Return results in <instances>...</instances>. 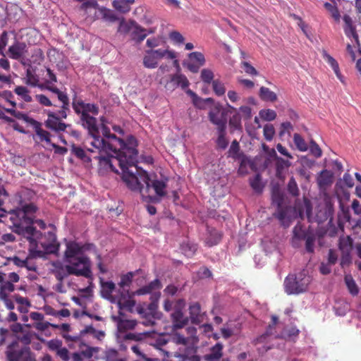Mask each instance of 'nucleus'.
<instances>
[{
  "instance_id": "f257e3e1",
  "label": "nucleus",
  "mask_w": 361,
  "mask_h": 361,
  "mask_svg": "<svg viewBox=\"0 0 361 361\" xmlns=\"http://www.w3.org/2000/svg\"><path fill=\"white\" fill-rule=\"evenodd\" d=\"M128 145L129 148L127 149L114 152L116 156H98L95 159H98V171L100 174L104 175L109 171L118 173L115 167V165H118L122 171L123 182L129 189H135L137 188V177L131 168L135 169L137 166L138 152L136 149L137 141L134 136H128Z\"/></svg>"
},
{
  "instance_id": "f03ea898",
  "label": "nucleus",
  "mask_w": 361,
  "mask_h": 361,
  "mask_svg": "<svg viewBox=\"0 0 361 361\" xmlns=\"http://www.w3.org/2000/svg\"><path fill=\"white\" fill-rule=\"evenodd\" d=\"M134 173L137 177V188L130 190L139 191L144 202H160L161 198L166 195V182L157 179L152 180L147 171L137 166L135 167Z\"/></svg>"
},
{
  "instance_id": "7ed1b4c3",
  "label": "nucleus",
  "mask_w": 361,
  "mask_h": 361,
  "mask_svg": "<svg viewBox=\"0 0 361 361\" xmlns=\"http://www.w3.org/2000/svg\"><path fill=\"white\" fill-rule=\"evenodd\" d=\"M72 107L75 113L80 116V122L82 126L87 129L89 135L93 140L95 135L99 134V127L97 118L99 112V106L95 104L85 103L81 99L73 98Z\"/></svg>"
},
{
  "instance_id": "20e7f679",
  "label": "nucleus",
  "mask_w": 361,
  "mask_h": 361,
  "mask_svg": "<svg viewBox=\"0 0 361 361\" xmlns=\"http://www.w3.org/2000/svg\"><path fill=\"white\" fill-rule=\"evenodd\" d=\"M102 137L99 133L90 142L91 145L97 149L99 152H116L117 149L123 150L129 148L128 137L126 141L117 137L116 135L111 133L109 128L104 124L102 127Z\"/></svg>"
},
{
  "instance_id": "39448f33",
  "label": "nucleus",
  "mask_w": 361,
  "mask_h": 361,
  "mask_svg": "<svg viewBox=\"0 0 361 361\" xmlns=\"http://www.w3.org/2000/svg\"><path fill=\"white\" fill-rule=\"evenodd\" d=\"M65 269L69 275L83 276L86 279H92L91 270V261L87 256H80L77 259L66 262Z\"/></svg>"
},
{
  "instance_id": "423d86ee",
  "label": "nucleus",
  "mask_w": 361,
  "mask_h": 361,
  "mask_svg": "<svg viewBox=\"0 0 361 361\" xmlns=\"http://www.w3.org/2000/svg\"><path fill=\"white\" fill-rule=\"evenodd\" d=\"M310 283V277L305 274L288 275L284 281L285 291L290 294H298L307 290Z\"/></svg>"
},
{
  "instance_id": "0eeeda50",
  "label": "nucleus",
  "mask_w": 361,
  "mask_h": 361,
  "mask_svg": "<svg viewBox=\"0 0 361 361\" xmlns=\"http://www.w3.org/2000/svg\"><path fill=\"white\" fill-rule=\"evenodd\" d=\"M6 355L8 361H35L30 348L20 345L18 341L8 345Z\"/></svg>"
},
{
  "instance_id": "6e6552de",
  "label": "nucleus",
  "mask_w": 361,
  "mask_h": 361,
  "mask_svg": "<svg viewBox=\"0 0 361 361\" xmlns=\"http://www.w3.org/2000/svg\"><path fill=\"white\" fill-rule=\"evenodd\" d=\"M160 296V292L155 293L150 297V303L137 307V312L144 319L142 324L145 326H153L155 324L154 319L156 318H159V312H157V308L158 300L159 299Z\"/></svg>"
},
{
  "instance_id": "1a4fd4ad",
  "label": "nucleus",
  "mask_w": 361,
  "mask_h": 361,
  "mask_svg": "<svg viewBox=\"0 0 361 361\" xmlns=\"http://www.w3.org/2000/svg\"><path fill=\"white\" fill-rule=\"evenodd\" d=\"M8 195L6 190L4 188H0V210L8 214L9 219L14 227L23 228L24 224H26V221L23 215L20 214V207H17L15 209H11L4 205V202L8 198Z\"/></svg>"
},
{
  "instance_id": "9d476101",
  "label": "nucleus",
  "mask_w": 361,
  "mask_h": 361,
  "mask_svg": "<svg viewBox=\"0 0 361 361\" xmlns=\"http://www.w3.org/2000/svg\"><path fill=\"white\" fill-rule=\"evenodd\" d=\"M299 240L305 241V249L307 252H314L316 234L312 230H303L300 226H295L293 228V237L292 239L293 245L295 247L298 246V242Z\"/></svg>"
},
{
  "instance_id": "9b49d317",
  "label": "nucleus",
  "mask_w": 361,
  "mask_h": 361,
  "mask_svg": "<svg viewBox=\"0 0 361 361\" xmlns=\"http://www.w3.org/2000/svg\"><path fill=\"white\" fill-rule=\"evenodd\" d=\"M36 87H39L41 90H47L57 95L58 99L62 104L61 109L59 111V115L62 118H66L68 112L70 111V101L67 93L60 90L56 86L50 85L46 80L42 83L38 81Z\"/></svg>"
},
{
  "instance_id": "f8f14e48",
  "label": "nucleus",
  "mask_w": 361,
  "mask_h": 361,
  "mask_svg": "<svg viewBox=\"0 0 361 361\" xmlns=\"http://www.w3.org/2000/svg\"><path fill=\"white\" fill-rule=\"evenodd\" d=\"M228 113H231L228 108H224L221 104L216 103L210 108L208 118L209 121L216 126V129L226 128Z\"/></svg>"
},
{
  "instance_id": "ddd939ff",
  "label": "nucleus",
  "mask_w": 361,
  "mask_h": 361,
  "mask_svg": "<svg viewBox=\"0 0 361 361\" xmlns=\"http://www.w3.org/2000/svg\"><path fill=\"white\" fill-rule=\"evenodd\" d=\"M20 277L16 272H11L8 274L0 271V297H6L15 290L14 283L18 282Z\"/></svg>"
},
{
  "instance_id": "4468645a",
  "label": "nucleus",
  "mask_w": 361,
  "mask_h": 361,
  "mask_svg": "<svg viewBox=\"0 0 361 361\" xmlns=\"http://www.w3.org/2000/svg\"><path fill=\"white\" fill-rule=\"evenodd\" d=\"M118 30L120 32H130L131 39L138 43L153 32L152 30L142 28L137 24H119Z\"/></svg>"
},
{
  "instance_id": "2eb2a0df",
  "label": "nucleus",
  "mask_w": 361,
  "mask_h": 361,
  "mask_svg": "<svg viewBox=\"0 0 361 361\" xmlns=\"http://www.w3.org/2000/svg\"><path fill=\"white\" fill-rule=\"evenodd\" d=\"M47 120L45 121V126L47 128L57 133L64 132L69 125L62 122L60 118H62L59 113L56 114L54 112L49 111L47 113Z\"/></svg>"
},
{
  "instance_id": "dca6fc26",
  "label": "nucleus",
  "mask_w": 361,
  "mask_h": 361,
  "mask_svg": "<svg viewBox=\"0 0 361 361\" xmlns=\"http://www.w3.org/2000/svg\"><path fill=\"white\" fill-rule=\"evenodd\" d=\"M27 52V45L25 42H15L8 47L7 55L12 59L20 61L25 58Z\"/></svg>"
},
{
  "instance_id": "f3484780",
  "label": "nucleus",
  "mask_w": 361,
  "mask_h": 361,
  "mask_svg": "<svg viewBox=\"0 0 361 361\" xmlns=\"http://www.w3.org/2000/svg\"><path fill=\"white\" fill-rule=\"evenodd\" d=\"M163 59L161 49L147 50L143 58V65L147 68H154L158 65L159 60Z\"/></svg>"
},
{
  "instance_id": "a211bd4d",
  "label": "nucleus",
  "mask_w": 361,
  "mask_h": 361,
  "mask_svg": "<svg viewBox=\"0 0 361 361\" xmlns=\"http://www.w3.org/2000/svg\"><path fill=\"white\" fill-rule=\"evenodd\" d=\"M189 81L186 76L180 73H176L170 75V79L165 83V87L168 90H173L180 86L182 89H185L189 86Z\"/></svg>"
},
{
  "instance_id": "6ab92c4d",
  "label": "nucleus",
  "mask_w": 361,
  "mask_h": 361,
  "mask_svg": "<svg viewBox=\"0 0 361 361\" xmlns=\"http://www.w3.org/2000/svg\"><path fill=\"white\" fill-rule=\"evenodd\" d=\"M82 256L80 243L75 241H69L66 243V249L64 252L66 262L77 259Z\"/></svg>"
},
{
  "instance_id": "aec40b11",
  "label": "nucleus",
  "mask_w": 361,
  "mask_h": 361,
  "mask_svg": "<svg viewBox=\"0 0 361 361\" xmlns=\"http://www.w3.org/2000/svg\"><path fill=\"white\" fill-rule=\"evenodd\" d=\"M162 288L161 282L159 279H156L149 283L148 284L137 289L135 294L137 295H142L146 294L153 295L155 293L159 292V290Z\"/></svg>"
},
{
  "instance_id": "412c9836",
  "label": "nucleus",
  "mask_w": 361,
  "mask_h": 361,
  "mask_svg": "<svg viewBox=\"0 0 361 361\" xmlns=\"http://www.w3.org/2000/svg\"><path fill=\"white\" fill-rule=\"evenodd\" d=\"M99 283L101 286V295L102 298L114 302V298L112 295L114 290L116 288V285L112 281H104L102 277H99Z\"/></svg>"
},
{
  "instance_id": "4be33fe9",
  "label": "nucleus",
  "mask_w": 361,
  "mask_h": 361,
  "mask_svg": "<svg viewBox=\"0 0 361 361\" xmlns=\"http://www.w3.org/2000/svg\"><path fill=\"white\" fill-rule=\"evenodd\" d=\"M357 25L359 29L355 24H345L343 30L348 37H352L355 40L357 47L359 48V51L361 54L360 43L359 41V32H360L361 35V24H357Z\"/></svg>"
},
{
  "instance_id": "5701e85b",
  "label": "nucleus",
  "mask_w": 361,
  "mask_h": 361,
  "mask_svg": "<svg viewBox=\"0 0 361 361\" xmlns=\"http://www.w3.org/2000/svg\"><path fill=\"white\" fill-rule=\"evenodd\" d=\"M189 313L191 322L195 324H200L203 322L204 313L202 312L201 306L199 302L190 304Z\"/></svg>"
},
{
  "instance_id": "b1692460",
  "label": "nucleus",
  "mask_w": 361,
  "mask_h": 361,
  "mask_svg": "<svg viewBox=\"0 0 361 361\" xmlns=\"http://www.w3.org/2000/svg\"><path fill=\"white\" fill-rule=\"evenodd\" d=\"M317 182L321 190H326L333 183L332 173L328 170L322 171L317 178Z\"/></svg>"
},
{
  "instance_id": "393cba45",
  "label": "nucleus",
  "mask_w": 361,
  "mask_h": 361,
  "mask_svg": "<svg viewBox=\"0 0 361 361\" xmlns=\"http://www.w3.org/2000/svg\"><path fill=\"white\" fill-rule=\"evenodd\" d=\"M224 345L217 343L210 348L209 353L204 355L206 361H219L223 355Z\"/></svg>"
},
{
  "instance_id": "a878e982",
  "label": "nucleus",
  "mask_w": 361,
  "mask_h": 361,
  "mask_svg": "<svg viewBox=\"0 0 361 361\" xmlns=\"http://www.w3.org/2000/svg\"><path fill=\"white\" fill-rule=\"evenodd\" d=\"M19 205L20 212V214L24 217L26 224L32 223L31 219L28 215L32 214L37 212V207L33 203L23 204L21 201H19Z\"/></svg>"
},
{
  "instance_id": "bb28decb",
  "label": "nucleus",
  "mask_w": 361,
  "mask_h": 361,
  "mask_svg": "<svg viewBox=\"0 0 361 361\" xmlns=\"http://www.w3.org/2000/svg\"><path fill=\"white\" fill-rule=\"evenodd\" d=\"M228 108L229 110L232 112L234 111L235 114L230 118L228 123L229 126L232 131L236 130H241L242 129V124H241V116L238 112H237V109L234 108L233 106L227 104Z\"/></svg>"
},
{
  "instance_id": "cd10ccee",
  "label": "nucleus",
  "mask_w": 361,
  "mask_h": 361,
  "mask_svg": "<svg viewBox=\"0 0 361 361\" xmlns=\"http://www.w3.org/2000/svg\"><path fill=\"white\" fill-rule=\"evenodd\" d=\"M13 92L18 97L19 99H21L24 102L30 103L32 102V97L30 95V91L25 86H16L13 90Z\"/></svg>"
},
{
  "instance_id": "c85d7f7f",
  "label": "nucleus",
  "mask_w": 361,
  "mask_h": 361,
  "mask_svg": "<svg viewBox=\"0 0 361 361\" xmlns=\"http://www.w3.org/2000/svg\"><path fill=\"white\" fill-rule=\"evenodd\" d=\"M174 326L176 328H183L188 324V319L180 310H176L171 314Z\"/></svg>"
},
{
  "instance_id": "c756f323",
  "label": "nucleus",
  "mask_w": 361,
  "mask_h": 361,
  "mask_svg": "<svg viewBox=\"0 0 361 361\" xmlns=\"http://www.w3.org/2000/svg\"><path fill=\"white\" fill-rule=\"evenodd\" d=\"M222 234L216 229L209 231V235L205 239V243L207 246L212 247L217 245L221 240Z\"/></svg>"
},
{
  "instance_id": "7c9ffc66",
  "label": "nucleus",
  "mask_w": 361,
  "mask_h": 361,
  "mask_svg": "<svg viewBox=\"0 0 361 361\" xmlns=\"http://www.w3.org/2000/svg\"><path fill=\"white\" fill-rule=\"evenodd\" d=\"M32 126L37 135L39 137L40 141H45L47 143H51L50 133L42 128L41 123L39 122L35 121V123H32Z\"/></svg>"
},
{
  "instance_id": "2f4dec72",
  "label": "nucleus",
  "mask_w": 361,
  "mask_h": 361,
  "mask_svg": "<svg viewBox=\"0 0 361 361\" xmlns=\"http://www.w3.org/2000/svg\"><path fill=\"white\" fill-rule=\"evenodd\" d=\"M259 97L262 100L265 102H274L277 100L276 94L270 90L269 88L264 86L261 87L259 89Z\"/></svg>"
},
{
  "instance_id": "473e14b6",
  "label": "nucleus",
  "mask_w": 361,
  "mask_h": 361,
  "mask_svg": "<svg viewBox=\"0 0 361 361\" xmlns=\"http://www.w3.org/2000/svg\"><path fill=\"white\" fill-rule=\"evenodd\" d=\"M5 111L19 120H23L27 123L32 125L35 120L29 117L26 114L16 111L14 109H6Z\"/></svg>"
},
{
  "instance_id": "72a5a7b5",
  "label": "nucleus",
  "mask_w": 361,
  "mask_h": 361,
  "mask_svg": "<svg viewBox=\"0 0 361 361\" xmlns=\"http://www.w3.org/2000/svg\"><path fill=\"white\" fill-rule=\"evenodd\" d=\"M148 336H149V333H147V332H142V333L128 332V333H126L123 336V341L125 342H128L130 341H141L144 340L145 338H147Z\"/></svg>"
},
{
  "instance_id": "f704fd0d",
  "label": "nucleus",
  "mask_w": 361,
  "mask_h": 361,
  "mask_svg": "<svg viewBox=\"0 0 361 361\" xmlns=\"http://www.w3.org/2000/svg\"><path fill=\"white\" fill-rule=\"evenodd\" d=\"M324 57L326 62L331 66L337 78L341 80V82H344L343 76L341 74L338 62L329 54L325 53Z\"/></svg>"
},
{
  "instance_id": "c9c22d12",
  "label": "nucleus",
  "mask_w": 361,
  "mask_h": 361,
  "mask_svg": "<svg viewBox=\"0 0 361 361\" xmlns=\"http://www.w3.org/2000/svg\"><path fill=\"white\" fill-rule=\"evenodd\" d=\"M345 285L352 295H357L359 293L358 287L350 274H346L344 277Z\"/></svg>"
},
{
  "instance_id": "e433bc0d",
  "label": "nucleus",
  "mask_w": 361,
  "mask_h": 361,
  "mask_svg": "<svg viewBox=\"0 0 361 361\" xmlns=\"http://www.w3.org/2000/svg\"><path fill=\"white\" fill-rule=\"evenodd\" d=\"M299 332L300 331L295 326H292L283 329L280 337L286 341H294L298 337Z\"/></svg>"
},
{
  "instance_id": "4c0bfd02",
  "label": "nucleus",
  "mask_w": 361,
  "mask_h": 361,
  "mask_svg": "<svg viewBox=\"0 0 361 361\" xmlns=\"http://www.w3.org/2000/svg\"><path fill=\"white\" fill-rule=\"evenodd\" d=\"M137 325L136 320L133 319H119L118 322V329L120 332L126 331L135 329Z\"/></svg>"
},
{
  "instance_id": "58836bf2",
  "label": "nucleus",
  "mask_w": 361,
  "mask_h": 361,
  "mask_svg": "<svg viewBox=\"0 0 361 361\" xmlns=\"http://www.w3.org/2000/svg\"><path fill=\"white\" fill-rule=\"evenodd\" d=\"M339 207L341 209V213L338 214V221L339 225L342 224V221H344L345 222H350L351 219V216L350 214V210L348 207H345L341 201L339 200Z\"/></svg>"
},
{
  "instance_id": "ea45409f",
  "label": "nucleus",
  "mask_w": 361,
  "mask_h": 361,
  "mask_svg": "<svg viewBox=\"0 0 361 361\" xmlns=\"http://www.w3.org/2000/svg\"><path fill=\"white\" fill-rule=\"evenodd\" d=\"M291 165L290 162L288 160H285L281 157H276V176H281V174L283 172L284 169H288Z\"/></svg>"
},
{
  "instance_id": "a19ab883",
  "label": "nucleus",
  "mask_w": 361,
  "mask_h": 361,
  "mask_svg": "<svg viewBox=\"0 0 361 361\" xmlns=\"http://www.w3.org/2000/svg\"><path fill=\"white\" fill-rule=\"evenodd\" d=\"M218 133V137L216 140V145L222 149H225L228 147V142L226 138V128L216 129Z\"/></svg>"
},
{
  "instance_id": "79ce46f5",
  "label": "nucleus",
  "mask_w": 361,
  "mask_h": 361,
  "mask_svg": "<svg viewBox=\"0 0 361 361\" xmlns=\"http://www.w3.org/2000/svg\"><path fill=\"white\" fill-rule=\"evenodd\" d=\"M16 301L19 305L18 307V310L19 312L21 313H27L28 312V307L30 306V302L27 298L16 295Z\"/></svg>"
},
{
  "instance_id": "37998d69",
  "label": "nucleus",
  "mask_w": 361,
  "mask_h": 361,
  "mask_svg": "<svg viewBox=\"0 0 361 361\" xmlns=\"http://www.w3.org/2000/svg\"><path fill=\"white\" fill-rule=\"evenodd\" d=\"M250 184L253 190L257 193H261L264 188L262 183L261 176L256 174L253 178L250 179Z\"/></svg>"
},
{
  "instance_id": "c03bdc74",
  "label": "nucleus",
  "mask_w": 361,
  "mask_h": 361,
  "mask_svg": "<svg viewBox=\"0 0 361 361\" xmlns=\"http://www.w3.org/2000/svg\"><path fill=\"white\" fill-rule=\"evenodd\" d=\"M71 152L78 159L84 161H90V159L87 156L85 151L80 147L73 144L71 146Z\"/></svg>"
},
{
  "instance_id": "a18cd8bd",
  "label": "nucleus",
  "mask_w": 361,
  "mask_h": 361,
  "mask_svg": "<svg viewBox=\"0 0 361 361\" xmlns=\"http://www.w3.org/2000/svg\"><path fill=\"white\" fill-rule=\"evenodd\" d=\"M293 142L299 151L306 152L308 149V145L307 142L300 134H294Z\"/></svg>"
},
{
  "instance_id": "49530a36",
  "label": "nucleus",
  "mask_w": 361,
  "mask_h": 361,
  "mask_svg": "<svg viewBox=\"0 0 361 361\" xmlns=\"http://www.w3.org/2000/svg\"><path fill=\"white\" fill-rule=\"evenodd\" d=\"M184 255L188 257H192L197 250V245L195 243H184L181 246Z\"/></svg>"
},
{
  "instance_id": "de8ad7c7",
  "label": "nucleus",
  "mask_w": 361,
  "mask_h": 361,
  "mask_svg": "<svg viewBox=\"0 0 361 361\" xmlns=\"http://www.w3.org/2000/svg\"><path fill=\"white\" fill-rule=\"evenodd\" d=\"M212 88L216 95L221 97L225 94L226 87L224 84L219 80L212 81Z\"/></svg>"
},
{
  "instance_id": "09e8293b",
  "label": "nucleus",
  "mask_w": 361,
  "mask_h": 361,
  "mask_svg": "<svg viewBox=\"0 0 361 361\" xmlns=\"http://www.w3.org/2000/svg\"><path fill=\"white\" fill-rule=\"evenodd\" d=\"M123 356L115 349L110 348L105 351L104 358L106 361H118Z\"/></svg>"
},
{
  "instance_id": "8fccbe9b",
  "label": "nucleus",
  "mask_w": 361,
  "mask_h": 361,
  "mask_svg": "<svg viewBox=\"0 0 361 361\" xmlns=\"http://www.w3.org/2000/svg\"><path fill=\"white\" fill-rule=\"evenodd\" d=\"M353 239L350 236H347L340 240L339 248L341 252H350L353 248Z\"/></svg>"
},
{
  "instance_id": "3c124183",
  "label": "nucleus",
  "mask_w": 361,
  "mask_h": 361,
  "mask_svg": "<svg viewBox=\"0 0 361 361\" xmlns=\"http://www.w3.org/2000/svg\"><path fill=\"white\" fill-rule=\"evenodd\" d=\"M259 116L264 121H271L275 120L276 118V113L272 109H262L259 113Z\"/></svg>"
},
{
  "instance_id": "603ef678",
  "label": "nucleus",
  "mask_w": 361,
  "mask_h": 361,
  "mask_svg": "<svg viewBox=\"0 0 361 361\" xmlns=\"http://www.w3.org/2000/svg\"><path fill=\"white\" fill-rule=\"evenodd\" d=\"M113 7L118 12L125 13L130 11V6L120 0H114L112 3Z\"/></svg>"
},
{
  "instance_id": "864d4df0",
  "label": "nucleus",
  "mask_w": 361,
  "mask_h": 361,
  "mask_svg": "<svg viewBox=\"0 0 361 361\" xmlns=\"http://www.w3.org/2000/svg\"><path fill=\"white\" fill-rule=\"evenodd\" d=\"M264 138L267 141H271L275 135V128L272 124H266L263 128Z\"/></svg>"
},
{
  "instance_id": "5fc2aeb1",
  "label": "nucleus",
  "mask_w": 361,
  "mask_h": 361,
  "mask_svg": "<svg viewBox=\"0 0 361 361\" xmlns=\"http://www.w3.org/2000/svg\"><path fill=\"white\" fill-rule=\"evenodd\" d=\"M288 191L293 196H298L299 195V189L295 179L292 176L288 183Z\"/></svg>"
},
{
  "instance_id": "6e6d98bb",
  "label": "nucleus",
  "mask_w": 361,
  "mask_h": 361,
  "mask_svg": "<svg viewBox=\"0 0 361 361\" xmlns=\"http://www.w3.org/2000/svg\"><path fill=\"white\" fill-rule=\"evenodd\" d=\"M189 58L192 61H195L196 63L203 66L205 63L204 55L201 52L195 51L189 54Z\"/></svg>"
},
{
  "instance_id": "4d7b16f0",
  "label": "nucleus",
  "mask_w": 361,
  "mask_h": 361,
  "mask_svg": "<svg viewBox=\"0 0 361 361\" xmlns=\"http://www.w3.org/2000/svg\"><path fill=\"white\" fill-rule=\"evenodd\" d=\"M201 79L202 80L207 84L212 82L214 80V73L209 69H202L201 71Z\"/></svg>"
},
{
  "instance_id": "13d9d810",
  "label": "nucleus",
  "mask_w": 361,
  "mask_h": 361,
  "mask_svg": "<svg viewBox=\"0 0 361 361\" xmlns=\"http://www.w3.org/2000/svg\"><path fill=\"white\" fill-rule=\"evenodd\" d=\"M133 277V272H128V274L121 276V281L118 283L119 286L122 288L126 286H129L132 282Z\"/></svg>"
},
{
  "instance_id": "bf43d9fd",
  "label": "nucleus",
  "mask_w": 361,
  "mask_h": 361,
  "mask_svg": "<svg viewBox=\"0 0 361 361\" xmlns=\"http://www.w3.org/2000/svg\"><path fill=\"white\" fill-rule=\"evenodd\" d=\"M49 326H52L54 328H58L59 325L51 324L48 322L41 321L39 322H35L33 324V327L38 331H44L47 329Z\"/></svg>"
},
{
  "instance_id": "052dcab7",
  "label": "nucleus",
  "mask_w": 361,
  "mask_h": 361,
  "mask_svg": "<svg viewBox=\"0 0 361 361\" xmlns=\"http://www.w3.org/2000/svg\"><path fill=\"white\" fill-rule=\"evenodd\" d=\"M310 150L311 154L316 158L320 157L322 154L321 148L313 140H311L310 142Z\"/></svg>"
},
{
  "instance_id": "680f3d73",
  "label": "nucleus",
  "mask_w": 361,
  "mask_h": 361,
  "mask_svg": "<svg viewBox=\"0 0 361 361\" xmlns=\"http://www.w3.org/2000/svg\"><path fill=\"white\" fill-rule=\"evenodd\" d=\"M197 348H192L185 352V360L188 361H200V357L196 355Z\"/></svg>"
},
{
  "instance_id": "e2e57ef3",
  "label": "nucleus",
  "mask_w": 361,
  "mask_h": 361,
  "mask_svg": "<svg viewBox=\"0 0 361 361\" xmlns=\"http://www.w3.org/2000/svg\"><path fill=\"white\" fill-rule=\"evenodd\" d=\"M35 99L43 106H51L52 102L51 100L44 94H39L35 95Z\"/></svg>"
},
{
  "instance_id": "0e129e2a",
  "label": "nucleus",
  "mask_w": 361,
  "mask_h": 361,
  "mask_svg": "<svg viewBox=\"0 0 361 361\" xmlns=\"http://www.w3.org/2000/svg\"><path fill=\"white\" fill-rule=\"evenodd\" d=\"M250 164V161L245 156H243L240 159V166L238 169V173L241 174H245L247 172V166Z\"/></svg>"
},
{
  "instance_id": "69168bd1",
  "label": "nucleus",
  "mask_w": 361,
  "mask_h": 361,
  "mask_svg": "<svg viewBox=\"0 0 361 361\" xmlns=\"http://www.w3.org/2000/svg\"><path fill=\"white\" fill-rule=\"evenodd\" d=\"M242 67L244 71L249 75H257L258 74L257 70L247 61L242 62Z\"/></svg>"
},
{
  "instance_id": "338daca9",
  "label": "nucleus",
  "mask_w": 361,
  "mask_h": 361,
  "mask_svg": "<svg viewBox=\"0 0 361 361\" xmlns=\"http://www.w3.org/2000/svg\"><path fill=\"white\" fill-rule=\"evenodd\" d=\"M39 81V79L33 75L30 71L27 72L26 79H25V84L27 85H30L31 87H36L37 85V82Z\"/></svg>"
},
{
  "instance_id": "774afa93",
  "label": "nucleus",
  "mask_w": 361,
  "mask_h": 361,
  "mask_svg": "<svg viewBox=\"0 0 361 361\" xmlns=\"http://www.w3.org/2000/svg\"><path fill=\"white\" fill-rule=\"evenodd\" d=\"M293 126L290 122H283L281 124V130L279 132V135L281 137L286 133L288 134L290 133V131L293 130Z\"/></svg>"
}]
</instances>
